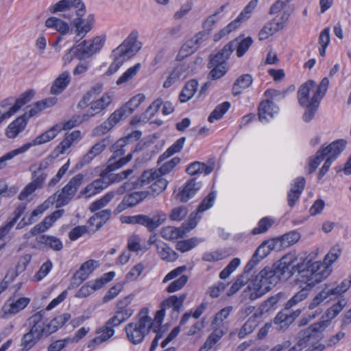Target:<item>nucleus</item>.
<instances>
[{
    "instance_id": "f257e3e1",
    "label": "nucleus",
    "mask_w": 351,
    "mask_h": 351,
    "mask_svg": "<svg viewBox=\"0 0 351 351\" xmlns=\"http://www.w3.org/2000/svg\"><path fill=\"white\" fill-rule=\"evenodd\" d=\"M330 272L331 269L320 262L313 263L306 271H302L298 280L306 285L285 304L286 309L294 311L293 308L307 298L308 290L327 278Z\"/></svg>"
},
{
    "instance_id": "f03ea898",
    "label": "nucleus",
    "mask_w": 351,
    "mask_h": 351,
    "mask_svg": "<svg viewBox=\"0 0 351 351\" xmlns=\"http://www.w3.org/2000/svg\"><path fill=\"white\" fill-rule=\"evenodd\" d=\"M49 11L51 13L68 11L63 16L69 20L73 19V25L79 39L82 38L92 29V24L88 21L85 23L82 19L85 14V5L81 0H61L52 5Z\"/></svg>"
},
{
    "instance_id": "7ed1b4c3",
    "label": "nucleus",
    "mask_w": 351,
    "mask_h": 351,
    "mask_svg": "<svg viewBox=\"0 0 351 351\" xmlns=\"http://www.w3.org/2000/svg\"><path fill=\"white\" fill-rule=\"evenodd\" d=\"M280 278L273 265L272 267H265L262 269L247 286L245 293L247 294L250 300H255L271 290L272 287L276 285Z\"/></svg>"
},
{
    "instance_id": "20e7f679",
    "label": "nucleus",
    "mask_w": 351,
    "mask_h": 351,
    "mask_svg": "<svg viewBox=\"0 0 351 351\" xmlns=\"http://www.w3.org/2000/svg\"><path fill=\"white\" fill-rule=\"evenodd\" d=\"M149 309L143 308L136 317V322L128 324L125 327L127 339L133 344H138L149 334L153 326V319L148 315Z\"/></svg>"
},
{
    "instance_id": "39448f33",
    "label": "nucleus",
    "mask_w": 351,
    "mask_h": 351,
    "mask_svg": "<svg viewBox=\"0 0 351 351\" xmlns=\"http://www.w3.org/2000/svg\"><path fill=\"white\" fill-rule=\"evenodd\" d=\"M298 262V258L294 254H287L281 258V259L274 265L277 271L281 280H287L292 276L295 272H298V279L300 278V274L303 271L307 269L300 270V263Z\"/></svg>"
},
{
    "instance_id": "423d86ee",
    "label": "nucleus",
    "mask_w": 351,
    "mask_h": 351,
    "mask_svg": "<svg viewBox=\"0 0 351 351\" xmlns=\"http://www.w3.org/2000/svg\"><path fill=\"white\" fill-rule=\"evenodd\" d=\"M293 0H277L270 7L269 14L274 16V21H277L280 27L289 21L290 16L294 12L295 7L291 2Z\"/></svg>"
},
{
    "instance_id": "0eeeda50",
    "label": "nucleus",
    "mask_w": 351,
    "mask_h": 351,
    "mask_svg": "<svg viewBox=\"0 0 351 351\" xmlns=\"http://www.w3.org/2000/svg\"><path fill=\"white\" fill-rule=\"evenodd\" d=\"M83 180L84 175L78 173L69 180L61 191L56 193H57L56 199L57 208L66 205L72 199L82 184Z\"/></svg>"
},
{
    "instance_id": "6e6552de",
    "label": "nucleus",
    "mask_w": 351,
    "mask_h": 351,
    "mask_svg": "<svg viewBox=\"0 0 351 351\" xmlns=\"http://www.w3.org/2000/svg\"><path fill=\"white\" fill-rule=\"evenodd\" d=\"M105 39L101 36H97L90 40H84L75 45V57L82 60L91 57L99 51L103 47Z\"/></svg>"
},
{
    "instance_id": "1a4fd4ad",
    "label": "nucleus",
    "mask_w": 351,
    "mask_h": 351,
    "mask_svg": "<svg viewBox=\"0 0 351 351\" xmlns=\"http://www.w3.org/2000/svg\"><path fill=\"white\" fill-rule=\"evenodd\" d=\"M321 330L322 325L320 324H312L299 333V340L298 343L288 351H302L308 344L313 342L314 340L319 339L321 337Z\"/></svg>"
},
{
    "instance_id": "9d476101",
    "label": "nucleus",
    "mask_w": 351,
    "mask_h": 351,
    "mask_svg": "<svg viewBox=\"0 0 351 351\" xmlns=\"http://www.w3.org/2000/svg\"><path fill=\"white\" fill-rule=\"evenodd\" d=\"M138 32L133 31L129 36L113 51V54L121 55L129 59L134 56L142 47V43L138 40Z\"/></svg>"
},
{
    "instance_id": "9b49d317",
    "label": "nucleus",
    "mask_w": 351,
    "mask_h": 351,
    "mask_svg": "<svg viewBox=\"0 0 351 351\" xmlns=\"http://www.w3.org/2000/svg\"><path fill=\"white\" fill-rule=\"evenodd\" d=\"M132 158V154H129L126 157L121 158L115 164L108 165V167L100 173V178L94 180L93 185L98 193L106 189L110 184V181H108L107 177L109 172L119 169L130 162Z\"/></svg>"
},
{
    "instance_id": "f8f14e48",
    "label": "nucleus",
    "mask_w": 351,
    "mask_h": 351,
    "mask_svg": "<svg viewBox=\"0 0 351 351\" xmlns=\"http://www.w3.org/2000/svg\"><path fill=\"white\" fill-rule=\"evenodd\" d=\"M346 145V141L343 139H339L334 141L329 145L325 147L327 151H330L328 155L327 156V158L319 170L318 174V179H321L328 171L331 164L336 159V158L339 155V154L344 149Z\"/></svg>"
},
{
    "instance_id": "ddd939ff",
    "label": "nucleus",
    "mask_w": 351,
    "mask_h": 351,
    "mask_svg": "<svg viewBox=\"0 0 351 351\" xmlns=\"http://www.w3.org/2000/svg\"><path fill=\"white\" fill-rule=\"evenodd\" d=\"M167 215L162 211L156 210L149 215H139L138 223L153 231L160 227L167 219Z\"/></svg>"
},
{
    "instance_id": "4468645a",
    "label": "nucleus",
    "mask_w": 351,
    "mask_h": 351,
    "mask_svg": "<svg viewBox=\"0 0 351 351\" xmlns=\"http://www.w3.org/2000/svg\"><path fill=\"white\" fill-rule=\"evenodd\" d=\"M253 40L251 37L241 39L238 37L225 45V53H232L234 49L237 50V56L242 57L252 45Z\"/></svg>"
},
{
    "instance_id": "2eb2a0df",
    "label": "nucleus",
    "mask_w": 351,
    "mask_h": 351,
    "mask_svg": "<svg viewBox=\"0 0 351 351\" xmlns=\"http://www.w3.org/2000/svg\"><path fill=\"white\" fill-rule=\"evenodd\" d=\"M98 266V263L94 260H89L84 263L80 269L75 273L71 284L78 286L85 280L89 274Z\"/></svg>"
},
{
    "instance_id": "dca6fc26",
    "label": "nucleus",
    "mask_w": 351,
    "mask_h": 351,
    "mask_svg": "<svg viewBox=\"0 0 351 351\" xmlns=\"http://www.w3.org/2000/svg\"><path fill=\"white\" fill-rule=\"evenodd\" d=\"M200 187V182H196L195 178L191 179L176 195V199L181 202H186L195 196Z\"/></svg>"
},
{
    "instance_id": "f3484780",
    "label": "nucleus",
    "mask_w": 351,
    "mask_h": 351,
    "mask_svg": "<svg viewBox=\"0 0 351 351\" xmlns=\"http://www.w3.org/2000/svg\"><path fill=\"white\" fill-rule=\"evenodd\" d=\"M27 322L30 327L29 332L36 335L37 338H40L43 335H50L47 332V326L45 327V323L43 321V315L40 312L36 313L31 316Z\"/></svg>"
},
{
    "instance_id": "a211bd4d",
    "label": "nucleus",
    "mask_w": 351,
    "mask_h": 351,
    "mask_svg": "<svg viewBox=\"0 0 351 351\" xmlns=\"http://www.w3.org/2000/svg\"><path fill=\"white\" fill-rule=\"evenodd\" d=\"M29 302L30 299L28 298H20L16 300L10 298L2 307V311L5 315L16 314L25 308Z\"/></svg>"
},
{
    "instance_id": "6ab92c4d",
    "label": "nucleus",
    "mask_w": 351,
    "mask_h": 351,
    "mask_svg": "<svg viewBox=\"0 0 351 351\" xmlns=\"http://www.w3.org/2000/svg\"><path fill=\"white\" fill-rule=\"evenodd\" d=\"M112 101V97L109 94H104L100 99L91 103V106L87 111V113L84 114V120H87L90 117H93L106 109L111 104Z\"/></svg>"
},
{
    "instance_id": "aec40b11",
    "label": "nucleus",
    "mask_w": 351,
    "mask_h": 351,
    "mask_svg": "<svg viewBox=\"0 0 351 351\" xmlns=\"http://www.w3.org/2000/svg\"><path fill=\"white\" fill-rule=\"evenodd\" d=\"M287 296L282 292L271 296L264 301L259 306L261 314H263L270 311L275 310L279 303L285 302Z\"/></svg>"
},
{
    "instance_id": "412c9836",
    "label": "nucleus",
    "mask_w": 351,
    "mask_h": 351,
    "mask_svg": "<svg viewBox=\"0 0 351 351\" xmlns=\"http://www.w3.org/2000/svg\"><path fill=\"white\" fill-rule=\"evenodd\" d=\"M305 186V179L300 177L295 179L290 192L288 193V204L293 207L300 197Z\"/></svg>"
},
{
    "instance_id": "4be33fe9",
    "label": "nucleus",
    "mask_w": 351,
    "mask_h": 351,
    "mask_svg": "<svg viewBox=\"0 0 351 351\" xmlns=\"http://www.w3.org/2000/svg\"><path fill=\"white\" fill-rule=\"evenodd\" d=\"M109 138H104L95 144L90 150L83 156L82 164L89 163L95 157L99 155L110 144Z\"/></svg>"
},
{
    "instance_id": "5701e85b",
    "label": "nucleus",
    "mask_w": 351,
    "mask_h": 351,
    "mask_svg": "<svg viewBox=\"0 0 351 351\" xmlns=\"http://www.w3.org/2000/svg\"><path fill=\"white\" fill-rule=\"evenodd\" d=\"M26 125V114H23L8 126L5 132L7 137L10 138H15L20 132L25 130Z\"/></svg>"
},
{
    "instance_id": "b1692460",
    "label": "nucleus",
    "mask_w": 351,
    "mask_h": 351,
    "mask_svg": "<svg viewBox=\"0 0 351 351\" xmlns=\"http://www.w3.org/2000/svg\"><path fill=\"white\" fill-rule=\"evenodd\" d=\"M269 253L270 252L267 248V246H265V244L262 243L256 250L251 259L245 265V272L250 273L254 268V267Z\"/></svg>"
},
{
    "instance_id": "393cba45",
    "label": "nucleus",
    "mask_w": 351,
    "mask_h": 351,
    "mask_svg": "<svg viewBox=\"0 0 351 351\" xmlns=\"http://www.w3.org/2000/svg\"><path fill=\"white\" fill-rule=\"evenodd\" d=\"M301 313L300 309H296L291 311L290 309H286L285 305L284 308L280 311L274 319L275 324H282L285 325L291 324L297 317L300 316Z\"/></svg>"
},
{
    "instance_id": "a878e982",
    "label": "nucleus",
    "mask_w": 351,
    "mask_h": 351,
    "mask_svg": "<svg viewBox=\"0 0 351 351\" xmlns=\"http://www.w3.org/2000/svg\"><path fill=\"white\" fill-rule=\"evenodd\" d=\"M315 87V82L313 80H308L300 86L298 91L299 104L301 106L308 105L311 103L309 94L311 90Z\"/></svg>"
},
{
    "instance_id": "bb28decb",
    "label": "nucleus",
    "mask_w": 351,
    "mask_h": 351,
    "mask_svg": "<svg viewBox=\"0 0 351 351\" xmlns=\"http://www.w3.org/2000/svg\"><path fill=\"white\" fill-rule=\"evenodd\" d=\"M186 298V293L181 294L179 297L176 295L169 296L161 303L160 306L165 309L172 308L173 311L179 313Z\"/></svg>"
},
{
    "instance_id": "cd10ccee",
    "label": "nucleus",
    "mask_w": 351,
    "mask_h": 351,
    "mask_svg": "<svg viewBox=\"0 0 351 351\" xmlns=\"http://www.w3.org/2000/svg\"><path fill=\"white\" fill-rule=\"evenodd\" d=\"M70 82V75L67 71L61 73L51 87V93L56 95L62 93Z\"/></svg>"
},
{
    "instance_id": "c85d7f7f",
    "label": "nucleus",
    "mask_w": 351,
    "mask_h": 351,
    "mask_svg": "<svg viewBox=\"0 0 351 351\" xmlns=\"http://www.w3.org/2000/svg\"><path fill=\"white\" fill-rule=\"evenodd\" d=\"M156 249L159 256L167 261H173L177 259V254L167 244L159 241L156 243Z\"/></svg>"
},
{
    "instance_id": "c756f323",
    "label": "nucleus",
    "mask_w": 351,
    "mask_h": 351,
    "mask_svg": "<svg viewBox=\"0 0 351 351\" xmlns=\"http://www.w3.org/2000/svg\"><path fill=\"white\" fill-rule=\"evenodd\" d=\"M185 230L182 228L167 226L162 228L160 234L166 240L172 241L182 238L185 234Z\"/></svg>"
},
{
    "instance_id": "7c9ffc66",
    "label": "nucleus",
    "mask_w": 351,
    "mask_h": 351,
    "mask_svg": "<svg viewBox=\"0 0 351 351\" xmlns=\"http://www.w3.org/2000/svg\"><path fill=\"white\" fill-rule=\"evenodd\" d=\"M198 83L195 80H191L187 82L182 90L179 99L184 103L189 101L197 90Z\"/></svg>"
},
{
    "instance_id": "2f4dec72",
    "label": "nucleus",
    "mask_w": 351,
    "mask_h": 351,
    "mask_svg": "<svg viewBox=\"0 0 351 351\" xmlns=\"http://www.w3.org/2000/svg\"><path fill=\"white\" fill-rule=\"evenodd\" d=\"M252 82V77L250 74L240 76L233 84L232 94L234 96L239 95L241 93V90L248 88Z\"/></svg>"
},
{
    "instance_id": "473e14b6",
    "label": "nucleus",
    "mask_w": 351,
    "mask_h": 351,
    "mask_svg": "<svg viewBox=\"0 0 351 351\" xmlns=\"http://www.w3.org/2000/svg\"><path fill=\"white\" fill-rule=\"evenodd\" d=\"M34 92L29 90L21 95L20 97L14 100V104L8 110L12 115L15 114L22 106L28 103L34 97Z\"/></svg>"
},
{
    "instance_id": "72a5a7b5",
    "label": "nucleus",
    "mask_w": 351,
    "mask_h": 351,
    "mask_svg": "<svg viewBox=\"0 0 351 351\" xmlns=\"http://www.w3.org/2000/svg\"><path fill=\"white\" fill-rule=\"evenodd\" d=\"M26 210V204L22 203L20 204L14 212V217L8 221L4 226L0 228V237H2L3 234H8L10 229L13 227V226L16 223L18 219L21 216V215Z\"/></svg>"
},
{
    "instance_id": "f704fd0d",
    "label": "nucleus",
    "mask_w": 351,
    "mask_h": 351,
    "mask_svg": "<svg viewBox=\"0 0 351 351\" xmlns=\"http://www.w3.org/2000/svg\"><path fill=\"white\" fill-rule=\"evenodd\" d=\"M45 25L49 28H54L59 32L61 35L66 34L69 30L68 23L56 17L47 19L45 21Z\"/></svg>"
},
{
    "instance_id": "c9c22d12",
    "label": "nucleus",
    "mask_w": 351,
    "mask_h": 351,
    "mask_svg": "<svg viewBox=\"0 0 351 351\" xmlns=\"http://www.w3.org/2000/svg\"><path fill=\"white\" fill-rule=\"evenodd\" d=\"M258 314L255 313L250 317L240 329L238 337L240 339L244 338L246 335L252 333L258 326Z\"/></svg>"
},
{
    "instance_id": "e433bc0d",
    "label": "nucleus",
    "mask_w": 351,
    "mask_h": 351,
    "mask_svg": "<svg viewBox=\"0 0 351 351\" xmlns=\"http://www.w3.org/2000/svg\"><path fill=\"white\" fill-rule=\"evenodd\" d=\"M258 0H252L245 7L243 10L240 13L238 17L233 21L236 25L239 27L242 23L247 21L251 16V14L256 7Z\"/></svg>"
},
{
    "instance_id": "4c0bfd02",
    "label": "nucleus",
    "mask_w": 351,
    "mask_h": 351,
    "mask_svg": "<svg viewBox=\"0 0 351 351\" xmlns=\"http://www.w3.org/2000/svg\"><path fill=\"white\" fill-rule=\"evenodd\" d=\"M284 27H280L277 21L272 19L267 23L259 32V39L261 40L267 38L269 36L273 35L275 32L283 29Z\"/></svg>"
},
{
    "instance_id": "58836bf2",
    "label": "nucleus",
    "mask_w": 351,
    "mask_h": 351,
    "mask_svg": "<svg viewBox=\"0 0 351 351\" xmlns=\"http://www.w3.org/2000/svg\"><path fill=\"white\" fill-rule=\"evenodd\" d=\"M71 318V315L64 313L53 318L47 326V332L51 334L61 328Z\"/></svg>"
},
{
    "instance_id": "ea45409f",
    "label": "nucleus",
    "mask_w": 351,
    "mask_h": 351,
    "mask_svg": "<svg viewBox=\"0 0 351 351\" xmlns=\"http://www.w3.org/2000/svg\"><path fill=\"white\" fill-rule=\"evenodd\" d=\"M99 335L95 337L91 341L92 343L100 344L108 339L114 334V330L110 325H108L106 322L105 326L97 332Z\"/></svg>"
},
{
    "instance_id": "a19ab883",
    "label": "nucleus",
    "mask_w": 351,
    "mask_h": 351,
    "mask_svg": "<svg viewBox=\"0 0 351 351\" xmlns=\"http://www.w3.org/2000/svg\"><path fill=\"white\" fill-rule=\"evenodd\" d=\"M160 175L158 169H151L145 170L143 172L138 179V184L140 186L152 184Z\"/></svg>"
},
{
    "instance_id": "79ce46f5",
    "label": "nucleus",
    "mask_w": 351,
    "mask_h": 351,
    "mask_svg": "<svg viewBox=\"0 0 351 351\" xmlns=\"http://www.w3.org/2000/svg\"><path fill=\"white\" fill-rule=\"evenodd\" d=\"M330 151H327L325 147H322L317 152L314 158L310 159L308 173H312L315 171L321 162L328 155Z\"/></svg>"
},
{
    "instance_id": "37998d69",
    "label": "nucleus",
    "mask_w": 351,
    "mask_h": 351,
    "mask_svg": "<svg viewBox=\"0 0 351 351\" xmlns=\"http://www.w3.org/2000/svg\"><path fill=\"white\" fill-rule=\"evenodd\" d=\"M300 238L297 231H291L279 238L280 247L286 248L295 243Z\"/></svg>"
},
{
    "instance_id": "c03bdc74",
    "label": "nucleus",
    "mask_w": 351,
    "mask_h": 351,
    "mask_svg": "<svg viewBox=\"0 0 351 351\" xmlns=\"http://www.w3.org/2000/svg\"><path fill=\"white\" fill-rule=\"evenodd\" d=\"M125 145V141L123 139H119L117 141L111 148L112 152H113L112 156L110 158L108 165L115 164L117 161H114L117 158L120 157L125 154V150L124 147Z\"/></svg>"
},
{
    "instance_id": "a18cd8bd",
    "label": "nucleus",
    "mask_w": 351,
    "mask_h": 351,
    "mask_svg": "<svg viewBox=\"0 0 351 351\" xmlns=\"http://www.w3.org/2000/svg\"><path fill=\"white\" fill-rule=\"evenodd\" d=\"M39 242L44 243L55 251H60L63 247L61 241L52 236L42 235L40 237Z\"/></svg>"
},
{
    "instance_id": "49530a36",
    "label": "nucleus",
    "mask_w": 351,
    "mask_h": 351,
    "mask_svg": "<svg viewBox=\"0 0 351 351\" xmlns=\"http://www.w3.org/2000/svg\"><path fill=\"white\" fill-rule=\"evenodd\" d=\"M145 99V97L143 94H138L131 98L128 102L123 106V107L125 108L128 114L130 115L140 106L143 101H144Z\"/></svg>"
},
{
    "instance_id": "de8ad7c7",
    "label": "nucleus",
    "mask_w": 351,
    "mask_h": 351,
    "mask_svg": "<svg viewBox=\"0 0 351 351\" xmlns=\"http://www.w3.org/2000/svg\"><path fill=\"white\" fill-rule=\"evenodd\" d=\"M230 106L229 102L226 101L218 105L215 110L210 113L208 118L210 123H213L215 120L220 119L223 114L228 111Z\"/></svg>"
},
{
    "instance_id": "09e8293b",
    "label": "nucleus",
    "mask_w": 351,
    "mask_h": 351,
    "mask_svg": "<svg viewBox=\"0 0 351 351\" xmlns=\"http://www.w3.org/2000/svg\"><path fill=\"white\" fill-rule=\"evenodd\" d=\"M273 102L270 100L262 101L258 106V118L261 121L267 117H273Z\"/></svg>"
},
{
    "instance_id": "8fccbe9b",
    "label": "nucleus",
    "mask_w": 351,
    "mask_h": 351,
    "mask_svg": "<svg viewBox=\"0 0 351 351\" xmlns=\"http://www.w3.org/2000/svg\"><path fill=\"white\" fill-rule=\"evenodd\" d=\"M114 192H109L106 193L101 199L93 202L89 207V210L90 212L93 213L104 208L114 198Z\"/></svg>"
},
{
    "instance_id": "3c124183",
    "label": "nucleus",
    "mask_w": 351,
    "mask_h": 351,
    "mask_svg": "<svg viewBox=\"0 0 351 351\" xmlns=\"http://www.w3.org/2000/svg\"><path fill=\"white\" fill-rule=\"evenodd\" d=\"M141 68V64L137 63L134 66L129 68L117 81V85L126 83L131 80L134 76L136 75L138 71Z\"/></svg>"
},
{
    "instance_id": "603ef678",
    "label": "nucleus",
    "mask_w": 351,
    "mask_h": 351,
    "mask_svg": "<svg viewBox=\"0 0 351 351\" xmlns=\"http://www.w3.org/2000/svg\"><path fill=\"white\" fill-rule=\"evenodd\" d=\"M208 67L212 69L209 76L213 80L221 78L227 72V65L219 64V63L212 64L211 62H209Z\"/></svg>"
},
{
    "instance_id": "864d4df0",
    "label": "nucleus",
    "mask_w": 351,
    "mask_h": 351,
    "mask_svg": "<svg viewBox=\"0 0 351 351\" xmlns=\"http://www.w3.org/2000/svg\"><path fill=\"white\" fill-rule=\"evenodd\" d=\"M183 73L184 70L182 66H176L164 82V88H167L172 86L176 82L182 77Z\"/></svg>"
},
{
    "instance_id": "5fc2aeb1",
    "label": "nucleus",
    "mask_w": 351,
    "mask_h": 351,
    "mask_svg": "<svg viewBox=\"0 0 351 351\" xmlns=\"http://www.w3.org/2000/svg\"><path fill=\"white\" fill-rule=\"evenodd\" d=\"M199 241H200L196 237L181 241L178 242L176 248L182 252H185L195 247Z\"/></svg>"
},
{
    "instance_id": "6e6d98bb",
    "label": "nucleus",
    "mask_w": 351,
    "mask_h": 351,
    "mask_svg": "<svg viewBox=\"0 0 351 351\" xmlns=\"http://www.w3.org/2000/svg\"><path fill=\"white\" fill-rule=\"evenodd\" d=\"M49 141H50V140L47 137V135L46 134V133L44 132V133L41 134L40 135L38 136L32 142L24 144L23 146L19 147V149H20L21 154H23V153L25 152L27 150H28L32 146L39 145L45 143Z\"/></svg>"
},
{
    "instance_id": "4d7b16f0",
    "label": "nucleus",
    "mask_w": 351,
    "mask_h": 351,
    "mask_svg": "<svg viewBox=\"0 0 351 351\" xmlns=\"http://www.w3.org/2000/svg\"><path fill=\"white\" fill-rule=\"evenodd\" d=\"M53 223L54 221L49 215L46 217L42 222L35 226L31 230V233L32 235H36L40 232H43L50 228Z\"/></svg>"
},
{
    "instance_id": "13d9d810",
    "label": "nucleus",
    "mask_w": 351,
    "mask_h": 351,
    "mask_svg": "<svg viewBox=\"0 0 351 351\" xmlns=\"http://www.w3.org/2000/svg\"><path fill=\"white\" fill-rule=\"evenodd\" d=\"M341 253V248L339 244L335 245L326 255L324 261L327 265H330L335 263Z\"/></svg>"
},
{
    "instance_id": "bf43d9fd",
    "label": "nucleus",
    "mask_w": 351,
    "mask_h": 351,
    "mask_svg": "<svg viewBox=\"0 0 351 351\" xmlns=\"http://www.w3.org/2000/svg\"><path fill=\"white\" fill-rule=\"evenodd\" d=\"M216 198V193L215 191L210 192L201 202L197 208V213H203L205 210L211 208L213 205Z\"/></svg>"
},
{
    "instance_id": "052dcab7",
    "label": "nucleus",
    "mask_w": 351,
    "mask_h": 351,
    "mask_svg": "<svg viewBox=\"0 0 351 351\" xmlns=\"http://www.w3.org/2000/svg\"><path fill=\"white\" fill-rule=\"evenodd\" d=\"M319 102L312 100L308 105H305L306 109L303 114V120L305 122H308L313 118L319 106Z\"/></svg>"
},
{
    "instance_id": "680f3d73",
    "label": "nucleus",
    "mask_w": 351,
    "mask_h": 351,
    "mask_svg": "<svg viewBox=\"0 0 351 351\" xmlns=\"http://www.w3.org/2000/svg\"><path fill=\"white\" fill-rule=\"evenodd\" d=\"M168 182L166 179L162 177V175H160L158 178L151 184L150 188L153 193L160 194L167 188Z\"/></svg>"
},
{
    "instance_id": "e2e57ef3",
    "label": "nucleus",
    "mask_w": 351,
    "mask_h": 351,
    "mask_svg": "<svg viewBox=\"0 0 351 351\" xmlns=\"http://www.w3.org/2000/svg\"><path fill=\"white\" fill-rule=\"evenodd\" d=\"M247 273H245L244 271L243 274H241L238 277V278L236 280V281L232 284L231 287L230 288L228 295H232L237 293L242 287H243L248 281L249 278L248 277L245 276V274Z\"/></svg>"
},
{
    "instance_id": "0e129e2a",
    "label": "nucleus",
    "mask_w": 351,
    "mask_h": 351,
    "mask_svg": "<svg viewBox=\"0 0 351 351\" xmlns=\"http://www.w3.org/2000/svg\"><path fill=\"white\" fill-rule=\"evenodd\" d=\"M96 282H88L87 284L82 286L76 293L75 296L77 298H86L92 294L95 290L99 288H95Z\"/></svg>"
},
{
    "instance_id": "69168bd1",
    "label": "nucleus",
    "mask_w": 351,
    "mask_h": 351,
    "mask_svg": "<svg viewBox=\"0 0 351 351\" xmlns=\"http://www.w3.org/2000/svg\"><path fill=\"white\" fill-rule=\"evenodd\" d=\"M188 276L186 275L181 276L178 279L174 280L167 287L168 293H173L180 290L187 282Z\"/></svg>"
},
{
    "instance_id": "338daca9",
    "label": "nucleus",
    "mask_w": 351,
    "mask_h": 351,
    "mask_svg": "<svg viewBox=\"0 0 351 351\" xmlns=\"http://www.w3.org/2000/svg\"><path fill=\"white\" fill-rule=\"evenodd\" d=\"M187 214V208L184 206H180L171 210L169 218L172 221H181L186 216Z\"/></svg>"
},
{
    "instance_id": "774afa93",
    "label": "nucleus",
    "mask_w": 351,
    "mask_h": 351,
    "mask_svg": "<svg viewBox=\"0 0 351 351\" xmlns=\"http://www.w3.org/2000/svg\"><path fill=\"white\" fill-rule=\"evenodd\" d=\"M232 306H229L222 308L218 312L212 322V325L219 326L224 319H227L232 311Z\"/></svg>"
}]
</instances>
